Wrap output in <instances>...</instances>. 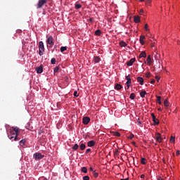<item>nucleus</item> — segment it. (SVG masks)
<instances>
[{"label":"nucleus","mask_w":180,"mask_h":180,"mask_svg":"<svg viewBox=\"0 0 180 180\" xmlns=\"http://www.w3.org/2000/svg\"><path fill=\"white\" fill-rule=\"evenodd\" d=\"M13 129L10 130V134H8V137L10 139V140H12V139H14L15 136H19V127H13Z\"/></svg>","instance_id":"obj_1"},{"label":"nucleus","mask_w":180,"mask_h":180,"mask_svg":"<svg viewBox=\"0 0 180 180\" xmlns=\"http://www.w3.org/2000/svg\"><path fill=\"white\" fill-rule=\"evenodd\" d=\"M44 53V44L43 41H39V56H43Z\"/></svg>","instance_id":"obj_2"},{"label":"nucleus","mask_w":180,"mask_h":180,"mask_svg":"<svg viewBox=\"0 0 180 180\" xmlns=\"http://www.w3.org/2000/svg\"><path fill=\"white\" fill-rule=\"evenodd\" d=\"M33 157L36 161L39 160H42V158H44V155H42L40 153H35L33 155Z\"/></svg>","instance_id":"obj_3"},{"label":"nucleus","mask_w":180,"mask_h":180,"mask_svg":"<svg viewBox=\"0 0 180 180\" xmlns=\"http://www.w3.org/2000/svg\"><path fill=\"white\" fill-rule=\"evenodd\" d=\"M44 4H47V0H39L38 4H37V9H40V8H43V5Z\"/></svg>","instance_id":"obj_4"},{"label":"nucleus","mask_w":180,"mask_h":180,"mask_svg":"<svg viewBox=\"0 0 180 180\" xmlns=\"http://www.w3.org/2000/svg\"><path fill=\"white\" fill-rule=\"evenodd\" d=\"M126 79H127L126 85L127 86V89H129V88H130V85H131V78H130V75H129L128 76H126Z\"/></svg>","instance_id":"obj_5"},{"label":"nucleus","mask_w":180,"mask_h":180,"mask_svg":"<svg viewBox=\"0 0 180 180\" xmlns=\"http://www.w3.org/2000/svg\"><path fill=\"white\" fill-rule=\"evenodd\" d=\"M47 44H50V46H54V41H53L52 36H49V37L47 39Z\"/></svg>","instance_id":"obj_6"},{"label":"nucleus","mask_w":180,"mask_h":180,"mask_svg":"<svg viewBox=\"0 0 180 180\" xmlns=\"http://www.w3.org/2000/svg\"><path fill=\"white\" fill-rule=\"evenodd\" d=\"M83 124H88V123H89V122H91V118H89V117H83Z\"/></svg>","instance_id":"obj_7"},{"label":"nucleus","mask_w":180,"mask_h":180,"mask_svg":"<svg viewBox=\"0 0 180 180\" xmlns=\"http://www.w3.org/2000/svg\"><path fill=\"white\" fill-rule=\"evenodd\" d=\"M155 139L158 141V143H161L162 141V139H161V134L156 133Z\"/></svg>","instance_id":"obj_8"},{"label":"nucleus","mask_w":180,"mask_h":180,"mask_svg":"<svg viewBox=\"0 0 180 180\" xmlns=\"http://www.w3.org/2000/svg\"><path fill=\"white\" fill-rule=\"evenodd\" d=\"M135 61H136V58H131L128 62H127V65H128V67H130L133 65Z\"/></svg>","instance_id":"obj_9"},{"label":"nucleus","mask_w":180,"mask_h":180,"mask_svg":"<svg viewBox=\"0 0 180 180\" xmlns=\"http://www.w3.org/2000/svg\"><path fill=\"white\" fill-rule=\"evenodd\" d=\"M36 71L37 74H41V72H43V65L36 68Z\"/></svg>","instance_id":"obj_10"},{"label":"nucleus","mask_w":180,"mask_h":180,"mask_svg":"<svg viewBox=\"0 0 180 180\" xmlns=\"http://www.w3.org/2000/svg\"><path fill=\"white\" fill-rule=\"evenodd\" d=\"M137 82H139L140 85H144V79H143V77H138Z\"/></svg>","instance_id":"obj_11"},{"label":"nucleus","mask_w":180,"mask_h":180,"mask_svg":"<svg viewBox=\"0 0 180 180\" xmlns=\"http://www.w3.org/2000/svg\"><path fill=\"white\" fill-rule=\"evenodd\" d=\"M95 144H96V142H95V141H89V142H87L88 147H94Z\"/></svg>","instance_id":"obj_12"},{"label":"nucleus","mask_w":180,"mask_h":180,"mask_svg":"<svg viewBox=\"0 0 180 180\" xmlns=\"http://www.w3.org/2000/svg\"><path fill=\"white\" fill-rule=\"evenodd\" d=\"M144 39H146V37L144 35H141L140 36V39H139V41L141 43V44H142V46H143L144 44Z\"/></svg>","instance_id":"obj_13"},{"label":"nucleus","mask_w":180,"mask_h":180,"mask_svg":"<svg viewBox=\"0 0 180 180\" xmlns=\"http://www.w3.org/2000/svg\"><path fill=\"white\" fill-rule=\"evenodd\" d=\"M146 57H147V53H146V51H142L139 56V58H146Z\"/></svg>","instance_id":"obj_14"},{"label":"nucleus","mask_w":180,"mask_h":180,"mask_svg":"<svg viewBox=\"0 0 180 180\" xmlns=\"http://www.w3.org/2000/svg\"><path fill=\"white\" fill-rule=\"evenodd\" d=\"M122 88H123L122 86V85H120V84H119L117 83L115 84V89H117V91H120V89H122Z\"/></svg>","instance_id":"obj_15"},{"label":"nucleus","mask_w":180,"mask_h":180,"mask_svg":"<svg viewBox=\"0 0 180 180\" xmlns=\"http://www.w3.org/2000/svg\"><path fill=\"white\" fill-rule=\"evenodd\" d=\"M134 20L136 23H140V16H134Z\"/></svg>","instance_id":"obj_16"},{"label":"nucleus","mask_w":180,"mask_h":180,"mask_svg":"<svg viewBox=\"0 0 180 180\" xmlns=\"http://www.w3.org/2000/svg\"><path fill=\"white\" fill-rule=\"evenodd\" d=\"M146 61H148V65H151L152 60H151V56H148L147 57Z\"/></svg>","instance_id":"obj_17"},{"label":"nucleus","mask_w":180,"mask_h":180,"mask_svg":"<svg viewBox=\"0 0 180 180\" xmlns=\"http://www.w3.org/2000/svg\"><path fill=\"white\" fill-rule=\"evenodd\" d=\"M146 161L147 159H146L145 158H141V164H142L143 165H146V164H147Z\"/></svg>","instance_id":"obj_18"},{"label":"nucleus","mask_w":180,"mask_h":180,"mask_svg":"<svg viewBox=\"0 0 180 180\" xmlns=\"http://www.w3.org/2000/svg\"><path fill=\"white\" fill-rule=\"evenodd\" d=\"M99 61H101V58H99V56H94V63H99Z\"/></svg>","instance_id":"obj_19"},{"label":"nucleus","mask_w":180,"mask_h":180,"mask_svg":"<svg viewBox=\"0 0 180 180\" xmlns=\"http://www.w3.org/2000/svg\"><path fill=\"white\" fill-rule=\"evenodd\" d=\"M153 122H154L155 126L160 124V120H158V119H157V117L155 118V120H153Z\"/></svg>","instance_id":"obj_20"},{"label":"nucleus","mask_w":180,"mask_h":180,"mask_svg":"<svg viewBox=\"0 0 180 180\" xmlns=\"http://www.w3.org/2000/svg\"><path fill=\"white\" fill-rule=\"evenodd\" d=\"M95 34L96 36H101V34H102V31H101V30H97L95 31Z\"/></svg>","instance_id":"obj_21"},{"label":"nucleus","mask_w":180,"mask_h":180,"mask_svg":"<svg viewBox=\"0 0 180 180\" xmlns=\"http://www.w3.org/2000/svg\"><path fill=\"white\" fill-rule=\"evenodd\" d=\"M156 98H157V103H158L159 105H161V96H156Z\"/></svg>","instance_id":"obj_22"},{"label":"nucleus","mask_w":180,"mask_h":180,"mask_svg":"<svg viewBox=\"0 0 180 180\" xmlns=\"http://www.w3.org/2000/svg\"><path fill=\"white\" fill-rule=\"evenodd\" d=\"M120 46L121 47H126V46H127V44H126V42H124V41H122L120 43Z\"/></svg>","instance_id":"obj_23"},{"label":"nucleus","mask_w":180,"mask_h":180,"mask_svg":"<svg viewBox=\"0 0 180 180\" xmlns=\"http://www.w3.org/2000/svg\"><path fill=\"white\" fill-rule=\"evenodd\" d=\"M129 98H130V99H131V101H134V98H136V94L134 93H131L130 94Z\"/></svg>","instance_id":"obj_24"},{"label":"nucleus","mask_w":180,"mask_h":180,"mask_svg":"<svg viewBox=\"0 0 180 180\" xmlns=\"http://www.w3.org/2000/svg\"><path fill=\"white\" fill-rule=\"evenodd\" d=\"M147 94V92H146V91H141L140 93V96L141 98H144L146 96V94Z\"/></svg>","instance_id":"obj_25"},{"label":"nucleus","mask_w":180,"mask_h":180,"mask_svg":"<svg viewBox=\"0 0 180 180\" xmlns=\"http://www.w3.org/2000/svg\"><path fill=\"white\" fill-rule=\"evenodd\" d=\"M85 148H86V146H85V144H84V143H82V144L80 145V150H82V151H84V150Z\"/></svg>","instance_id":"obj_26"},{"label":"nucleus","mask_w":180,"mask_h":180,"mask_svg":"<svg viewBox=\"0 0 180 180\" xmlns=\"http://www.w3.org/2000/svg\"><path fill=\"white\" fill-rule=\"evenodd\" d=\"M81 171L82 172H84V174H86V172H88V169L85 167H82Z\"/></svg>","instance_id":"obj_27"},{"label":"nucleus","mask_w":180,"mask_h":180,"mask_svg":"<svg viewBox=\"0 0 180 180\" xmlns=\"http://www.w3.org/2000/svg\"><path fill=\"white\" fill-rule=\"evenodd\" d=\"M113 136H115V137H120V133L117 132V131H113L112 132Z\"/></svg>","instance_id":"obj_28"},{"label":"nucleus","mask_w":180,"mask_h":180,"mask_svg":"<svg viewBox=\"0 0 180 180\" xmlns=\"http://www.w3.org/2000/svg\"><path fill=\"white\" fill-rule=\"evenodd\" d=\"M164 105L165 106H166V108H168V106H169V102L168 101V100H165L164 101Z\"/></svg>","instance_id":"obj_29"},{"label":"nucleus","mask_w":180,"mask_h":180,"mask_svg":"<svg viewBox=\"0 0 180 180\" xmlns=\"http://www.w3.org/2000/svg\"><path fill=\"white\" fill-rule=\"evenodd\" d=\"M66 50H67V46H62V47H60L61 53H64V51H66Z\"/></svg>","instance_id":"obj_30"},{"label":"nucleus","mask_w":180,"mask_h":180,"mask_svg":"<svg viewBox=\"0 0 180 180\" xmlns=\"http://www.w3.org/2000/svg\"><path fill=\"white\" fill-rule=\"evenodd\" d=\"M25 143H26V139H22L20 141V146H25Z\"/></svg>","instance_id":"obj_31"},{"label":"nucleus","mask_w":180,"mask_h":180,"mask_svg":"<svg viewBox=\"0 0 180 180\" xmlns=\"http://www.w3.org/2000/svg\"><path fill=\"white\" fill-rule=\"evenodd\" d=\"M79 148V146H78V144L75 143L73 146H72V149L73 150H78V148Z\"/></svg>","instance_id":"obj_32"},{"label":"nucleus","mask_w":180,"mask_h":180,"mask_svg":"<svg viewBox=\"0 0 180 180\" xmlns=\"http://www.w3.org/2000/svg\"><path fill=\"white\" fill-rule=\"evenodd\" d=\"M170 141L171 143H175V136H171Z\"/></svg>","instance_id":"obj_33"},{"label":"nucleus","mask_w":180,"mask_h":180,"mask_svg":"<svg viewBox=\"0 0 180 180\" xmlns=\"http://www.w3.org/2000/svg\"><path fill=\"white\" fill-rule=\"evenodd\" d=\"M60 70V67L57 66L54 68L53 70V72H54V74H56V72H57L58 71H59Z\"/></svg>","instance_id":"obj_34"},{"label":"nucleus","mask_w":180,"mask_h":180,"mask_svg":"<svg viewBox=\"0 0 180 180\" xmlns=\"http://www.w3.org/2000/svg\"><path fill=\"white\" fill-rule=\"evenodd\" d=\"M75 8L76 9H81V8H82V6L81 4H76Z\"/></svg>","instance_id":"obj_35"},{"label":"nucleus","mask_w":180,"mask_h":180,"mask_svg":"<svg viewBox=\"0 0 180 180\" xmlns=\"http://www.w3.org/2000/svg\"><path fill=\"white\" fill-rule=\"evenodd\" d=\"M98 176H99V173L98 172H94V178H98Z\"/></svg>","instance_id":"obj_36"},{"label":"nucleus","mask_w":180,"mask_h":180,"mask_svg":"<svg viewBox=\"0 0 180 180\" xmlns=\"http://www.w3.org/2000/svg\"><path fill=\"white\" fill-rule=\"evenodd\" d=\"M144 28H145L146 32H148V30H150L148 29V24H146Z\"/></svg>","instance_id":"obj_37"},{"label":"nucleus","mask_w":180,"mask_h":180,"mask_svg":"<svg viewBox=\"0 0 180 180\" xmlns=\"http://www.w3.org/2000/svg\"><path fill=\"white\" fill-rule=\"evenodd\" d=\"M19 135H15V136L14 137V140L15 141H18V140H20V139H19Z\"/></svg>","instance_id":"obj_38"},{"label":"nucleus","mask_w":180,"mask_h":180,"mask_svg":"<svg viewBox=\"0 0 180 180\" xmlns=\"http://www.w3.org/2000/svg\"><path fill=\"white\" fill-rule=\"evenodd\" d=\"M133 137H134V134H131L130 136H129L127 137V139H129V140H131V139H133Z\"/></svg>","instance_id":"obj_39"},{"label":"nucleus","mask_w":180,"mask_h":180,"mask_svg":"<svg viewBox=\"0 0 180 180\" xmlns=\"http://www.w3.org/2000/svg\"><path fill=\"white\" fill-rule=\"evenodd\" d=\"M51 64H56V58H53L51 60Z\"/></svg>","instance_id":"obj_40"},{"label":"nucleus","mask_w":180,"mask_h":180,"mask_svg":"<svg viewBox=\"0 0 180 180\" xmlns=\"http://www.w3.org/2000/svg\"><path fill=\"white\" fill-rule=\"evenodd\" d=\"M151 116H152L153 120H155V118H156L155 115L154 113H152Z\"/></svg>","instance_id":"obj_41"},{"label":"nucleus","mask_w":180,"mask_h":180,"mask_svg":"<svg viewBox=\"0 0 180 180\" xmlns=\"http://www.w3.org/2000/svg\"><path fill=\"white\" fill-rule=\"evenodd\" d=\"M74 96H76V97H78V91H75V92H74Z\"/></svg>","instance_id":"obj_42"},{"label":"nucleus","mask_w":180,"mask_h":180,"mask_svg":"<svg viewBox=\"0 0 180 180\" xmlns=\"http://www.w3.org/2000/svg\"><path fill=\"white\" fill-rule=\"evenodd\" d=\"M83 180H89V176H84L83 177Z\"/></svg>","instance_id":"obj_43"},{"label":"nucleus","mask_w":180,"mask_h":180,"mask_svg":"<svg viewBox=\"0 0 180 180\" xmlns=\"http://www.w3.org/2000/svg\"><path fill=\"white\" fill-rule=\"evenodd\" d=\"M146 78H150V72H148L146 75Z\"/></svg>","instance_id":"obj_44"},{"label":"nucleus","mask_w":180,"mask_h":180,"mask_svg":"<svg viewBox=\"0 0 180 180\" xmlns=\"http://www.w3.org/2000/svg\"><path fill=\"white\" fill-rule=\"evenodd\" d=\"M88 153H91V148L86 149V154H88Z\"/></svg>","instance_id":"obj_45"},{"label":"nucleus","mask_w":180,"mask_h":180,"mask_svg":"<svg viewBox=\"0 0 180 180\" xmlns=\"http://www.w3.org/2000/svg\"><path fill=\"white\" fill-rule=\"evenodd\" d=\"M143 12H144V10L141 9V10L139 11L140 15H142Z\"/></svg>","instance_id":"obj_46"},{"label":"nucleus","mask_w":180,"mask_h":180,"mask_svg":"<svg viewBox=\"0 0 180 180\" xmlns=\"http://www.w3.org/2000/svg\"><path fill=\"white\" fill-rule=\"evenodd\" d=\"M154 82H155V79H152L150 80V84H154Z\"/></svg>","instance_id":"obj_47"},{"label":"nucleus","mask_w":180,"mask_h":180,"mask_svg":"<svg viewBox=\"0 0 180 180\" xmlns=\"http://www.w3.org/2000/svg\"><path fill=\"white\" fill-rule=\"evenodd\" d=\"M141 179H144V178H146V176L144 174H141Z\"/></svg>","instance_id":"obj_48"},{"label":"nucleus","mask_w":180,"mask_h":180,"mask_svg":"<svg viewBox=\"0 0 180 180\" xmlns=\"http://www.w3.org/2000/svg\"><path fill=\"white\" fill-rule=\"evenodd\" d=\"M176 155H179V150H176Z\"/></svg>","instance_id":"obj_49"},{"label":"nucleus","mask_w":180,"mask_h":180,"mask_svg":"<svg viewBox=\"0 0 180 180\" xmlns=\"http://www.w3.org/2000/svg\"><path fill=\"white\" fill-rule=\"evenodd\" d=\"M90 171H92L93 172H95V171H94V168L90 167Z\"/></svg>","instance_id":"obj_50"},{"label":"nucleus","mask_w":180,"mask_h":180,"mask_svg":"<svg viewBox=\"0 0 180 180\" xmlns=\"http://www.w3.org/2000/svg\"><path fill=\"white\" fill-rule=\"evenodd\" d=\"M151 2V0H148L147 4H150Z\"/></svg>","instance_id":"obj_51"},{"label":"nucleus","mask_w":180,"mask_h":180,"mask_svg":"<svg viewBox=\"0 0 180 180\" xmlns=\"http://www.w3.org/2000/svg\"><path fill=\"white\" fill-rule=\"evenodd\" d=\"M132 144H133L134 146H136V142L133 141V142H132Z\"/></svg>","instance_id":"obj_52"},{"label":"nucleus","mask_w":180,"mask_h":180,"mask_svg":"<svg viewBox=\"0 0 180 180\" xmlns=\"http://www.w3.org/2000/svg\"><path fill=\"white\" fill-rule=\"evenodd\" d=\"M121 180H129V178H127V179H122Z\"/></svg>","instance_id":"obj_53"},{"label":"nucleus","mask_w":180,"mask_h":180,"mask_svg":"<svg viewBox=\"0 0 180 180\" xmlns=\"http://www.w3.org/2000/svg\"><path fill=\"white\" fill-rule=\"evenodd\" d=\"M155 78L158 79H158H160V78H158V76H156Z\"/></svg>","instance_id":"obj_54"},{"label":"nucleus","mask_w":180,"mask_h":180,"mask_svg":"<svg viewBox=\"0 0 180 180\" xmlns=\"http://www.w3.org/2000/svg\"><path fill=\"white\" fill-rule=\"evenodd\" d=\"M140 2H144V0H139Z\"/></svg>","instance_id":"obj_55"},{"label":"nucleus","mask_w":180,"mask_h":180,"mask_svg":"<svg viewBox=\"0 0 180 180\" xmlns=\"http://www.w3.org/2000/svg\"><path fill=\"white\" fill-rule=\"evenodd\" d=\"M89 20H90V22H92V18H90Z\"/></svg>","instance_id":"obj_56"},{"label":"nucleus","mask_w":180,"mask_h":180,"mask_svg":"<svg viewBox=\"0 0 180 180\" xmlns=\"http://www.w3.org/2000/svg\"><path fill=\"white\" fill-rule=\"evenodd\" d=\"M158 110H161V108H158Z\"/></svg>","instance_id":"obj_57"},{"label":"nucleus","mask_w":180,"mask_h":180,"mask_svg":"<svg viewBox=\"0 0 180 180\" xmlns=\"http://www.w3.org/2000/svg\"><path fill=\"white\" fill-rule=\"evenodd\" d=\"M139 124H141V122H139Z\"/></svg>","instance_id":"obj_58"}]
</instances>
